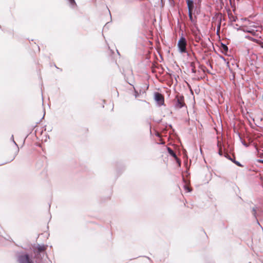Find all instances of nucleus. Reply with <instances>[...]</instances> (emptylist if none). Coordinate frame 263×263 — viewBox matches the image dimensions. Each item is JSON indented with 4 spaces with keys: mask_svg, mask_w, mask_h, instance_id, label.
I'll return each mask as SVG.
<instances>
[{
    "mask_svg": "<svg viewBox=\"0 0 263 263\" xmlns=\"http://www.w3.org/2000/svg\"><path fill=\"white\" fill-rule=\"evenodd\" d=\"M135 98H137L139 96V94L138 93V91L135 89Z\"/></svg>",
    "mask_w": 263,
    "mask_h": 263,
    "instance_id": "obj_20",
    "label": "nucleus"
},
{
    "mask_svg": "<svg viewBox=\"0 0 263 263\" xmlns=\"http://www.w3.org/2000/svg\"><path fill=\"white\" fill-rule=\"evenodd\" d=\"M37 249L40 251H44L46 248L44 246H39Z\"/></svg>",
    "mask_w": 263,
    "mask_h": 263,
    "instance_id": "obj_15",
    "label": "nucleus"
},
{
    "mask_svg": "<svg viewBox=\"0 0 263 263\" xmlns=\"http://www.w3.org/2000/svg\"><path fill=\"white\" fill-rule=\"evenodd\" d=\"M218 154L220 155V156H222V149H221V147H220L219 149V151H218Z\"/></svg>",
    "mask_w": 263,
    "mask_h": 263,
    "instance_id": "obj_21",
    "label": "nucleus"
},
{
    "mask_svg": "<svg viewBox=\"0 0 263 263\" xmlns=\"http://www.w3.org/2000/svg\"><path fill=\"white\" fill-rule=\"evenodd\" d=\"M174 107L176 109H179L183 107L187 108L184 102V98L183 96L177 95L174 100Z\"/></svg>",
    "mask_w": 263,
    "mask_h": 263,
    "instance_id": "obj_1",
    "label": "nucleus"
},
{
    "mask_svg": "<svg viewBox=\"0 0 263 263\" xmlns=\"http://www.w3.org/2000/svg\"><path fill=\"white\" fill-rule=\"evenodd\" d=\"M10 140H11V141H12L13 142V143L16 146V147L17 148V152H18L19 151V148H18V145L17 144V143L15 142V141L14 140V137H13V135L11 136Z\"/></svg>",
    "mask_w": 263,
    "mask_h": 263,
    "instance_id": "obj_12",
    "label": "nucleus"
},
{
    "mask_svg": "<svg viewBox=\"0 0 263 263\" xmlns=\"http://www.w3.org/2000/svg\"><path fill=\"white\" fill-rule=\"evenodd\" d=\"M184 189L185 190H186L188 192H190L191 191V189L189 187H188L187 185H184Z\"/></svg>",
    "mask_w": 263,
    "mask_h": 263,
    "instance_id": "obj_18",
    "label": "nucleus"
},
{
    "mask_svg": "<svg viewBox=\"0 0 263 263\" xmlns=\"http://www.w3.org/2000/svg\"><path fill=\"white\" fill-rule=\"evenodd\" d=\"M229 2H230V4H231L232 0H229Z\"/></svg>",
    "mask_w": 263,
    "mask_h": 263,
    "instance_id": "obj_28",
    "label": "nucleus"
},
{
    "mask_svg": "<svg viewBox=\"0 0 263 263\" xmlns=\"http://www.w3.org/2000/svg\"><path fill=\"white\" fill-rule=\"evenodd\" d=\"M188 10H193L194 8V1L193 0H186Z\"/></svg>",
    "mask_w": 263,
    "mask_h": 263,
    "instance_id": "obj_6",
    "label": "nucleus"
},
{
    "mask_svg": "<svg viewBox=\"0 0 263 263\" xmlns=\"http://www.w3.org/2000/svg\"><path fill=\"white\" fill-rule=\"evenodd\" d=\"M229 160H231L233 162V161H236L235 159H233L231 158H229Z\"/></svg>",
    "mask_w": 263,
    "mask_h": 263,
    "instance_id": "obj_25",
    "label": "nucleus"
},
{
    "mask_svg": "<svg viewBox=\"0 0 263 263\" xmlns=\"http://www.w3.org/2000/svg\"><path fill=\"white\" fill-rule=\"evenodd\" d=\"M18 261L19 263H33L28 254L20 255L18 258Z\"/></svg>",
    "mask_w": 263,
    "mask_h": 263,
    "instance_id": "obj_3",
    "label": "nucleus"
},
{
    "mask_svg": "<svg viewBox=\"0 0 263 263\" xmlns=\"http://www.w3.org/2000/svg\"><path fill=\"white\" fill-rule=\"evenodd\" d=\"M251 26L254 27V28H256V29L255 30L256 31H258V29L257 28H259V27H257V26H256L255 25H251Z\"/></svg>",
    "mask_w": 263,
    "mask_h": 263,
    "instance_id": "obj_23",
    "label": "nucleus"
},
{
    "mask_svg": "<svg viewBox=\"0 0 263 263\" xmlns=\"http://www.w3.org/2000/svg\"><path fill=\"white\" fill-rule=\"evenodd\" d=\"M228 17L229 20L231 22H236L237 20V17L234 15H233L232 13H229L228 14Z\"/></svg>",
    "mask_w": 263,
    "mask_h": 263,
    "instance_id": "obj_8",
    "label": "nucleus"
},
{
    "mask_svg": "<svg viewBox=\"0 0 263 263\" xmlns=\"http://www.w3.org/2000/svg\"><path fill=\"white\" fill-rule=\"evenodd\" d=\"M68 1L72 8H74L76 6H77V4L74 0H68Z\"/></svg>",
    "mask_w": 263,
    "mask_h": 263,
    "instance_id": "obj_11",
    "label": "nucleus"
},
{
    "mask_svg": "<svg viewBox=\"0 0 263 263\" xmlns=\"http://www.w3.org/2000/svg\"><path fill=\"white\" fill-rule=\"evenodd\" d=\"M233 163H235L236 165H237L238 166H242V165L238 161H233Z\"/></svg>",
    "mask_w": 263,
    "mask_h": 263,
    "instance_id": "obj_16",
    "label": "nucleus"
},
{
    "mask_svg": "<svg viewBox=\"0 0 263 263\" xmlns=\"http://www.w3.org/2000/svg\"><path fill=\"white\" fill-rule=\"evenodd\" d=\"M187 42L186 39L182 36L177 43L178 50L181 53H186L187 56H190V54L187 52L186 50Z\"/></svg>",
    "mask_w": 263,
    "mask_h": 263,
    "instance_id": "obj_2",
    "label": "nucleus"
},
{
    "mask_svg": "<svg viewBox=\"0 0 263 263\" xmlns=\"http://www.w3.org/2000/svg\"><path fill=\"white\" fill-rule=\"evenodd\" d=\"M190 66L191 68V71L193 73H195L196 72L195 68V64L194 62H192L190 63Z\"/></svg>",
    "mask_w": 263,
    "mask_h": 263,
    "instance_id": "obj_9",
    "label": "nucleus"
},
{
    "mask_svg": "<svg viewBox=\"0 0 263 263\" xmlns=\"http://www.w3.org/2000/svg\"><path fill=\"white\" fill-rule=\"evenodd\" d=\"M155 100L157 102L159 105H162L164 104V97L163 96L158 92H156L154 93Z\"/></svg>",
    "mask_w": 263,
    "mask_h": 263,
    "instance_id": "obj_4",
    "label": "nucleus"
},
{
    "mask_svg": "<svg viewBox=\"0 0 263 263\" xmlns=\"http://www.w3.org/2000/svg\"><path fill=\"white\" fill-rule=\"evenodd\" d=\"M222 59H223V60L226 61V60L224 58H222Z\"/></svg>",
    "mask_w": 263,
    "mask_h": 263,
    "instance_id": "obj_29",
    "label": "nucleus"
},
{
    "mask_svg": "<svg viewBox=\"0 0 263 263\" xmlns=\"http://www.w3.org/2000/svg\"><path fill=\"white\" fill-rule=\"evenodd\" d=\"M167 151L169 154L173 157L174 158L176 159L177 163L179 164V165L181 164V161L180 160L177 158V155L176 153L174 152L173 149H172L170 147H167Z\"/></svg>",
    "mask_w": 263,
    "mask_h": 263,
    "instance_id": "obj_5",
    "label": "nucleus"
},
{
    "mask_svg": "<svg viewBox=\"0 0 263 263\" xmlns=\"http://www.w3.org/2000/svg\"><path fill=\"white\" fill-rule=\"evenodd\" d=\"M256 211H257V208L256 206L255 207H253L252 209V214H253V215L254 216V217L256 218H257V216H256Z\"/></svg>",
    "mask_w": 263,
    "mask_h": 263,
    "instance_id": "obj_13",
    "label": "nucleus"
},
{
    "mask_svg": "<svg viewBox=\"0 0 263 263\" xmlns=\"http://www.w3.org/2000/svg\"><path fill=\"white\" fill-rule=\"evenodd\" d=\"M195 39L197 42H199L201 40L200 36L197 34H195Z\"/></svg>",
    "mask_w": 263,
    "mask_h": 263,
    "instance_id": "obj_17",
    "label": "nucleus"
},
{
    "mask_svg": "<svg viewBox=\"0 0 263 263\" xmlns=\"http://www.w3.org/2000/svg\"><path fill=\"white\" fill-rule=\"evenodd\" d=\"M242 144L245 146L246 147H248L249 146V144H248L246 142H245V141H242L241 142Z\"/></svg>",
    "mask_w": 263,
    "mask_h": 263,
    "instance_id": "obj_22",
    "label": "nucleus"
},
{
    "mask_svg": "<svg viewBox=\"0 0 263 263\" xmlns=\"http://www.w3.org/2000/svg\"><path fill=\"white\" fill-rule=\"evenodd\" d=\"M221 49L224 52H227L228 51V46L226 44H224L223 43H221Z\"/></svg>",
    "mask_w": 263,
    "mask_h": 263,
    "instance_id": "obj_10",
    "label": "nucleus"
},
{
    "mask_svg": "<svg viewBox=\"0 0 263 263\" xmlns=\"http://www.w3.org/2000/svg\"><path fill=\"white\" fill-rule=\"evenodd\" d=\"M217 15V17L218 18H219V24L217 26V32L218 31V30L220 29V26H221V19H222V13H216V14Z\"/></svg>",
    "mask_w": 263,
    "mask_h": 263,
    "instance_id": "obj_7",
    "label": "nucleus"
},
{
    "mask_svg": "<svg viewBox=\"0 0 263 263\" xmlns=\"http://www.w3.org/2000/svg\"><path fill=\"white\" fill-rule=\"evenodd\" d=\"M246 31L248 32L251 33H252V34L255 33V32H254L255 30H254V29L247 30Z\"/></svg>",
    "mask_w": 263,
    "mask_h": 263,
    "instance_id": "obj_19",
    "label": "nucleus"
},
{
    "mask_svg": "<svg viewBox=\"0 0 263 263\" xmlns=\"http://www.w3.org/2000/svg\"><path fill=\"white\" fill-rule=\"evenodd\" d=\"M261 47L263 48V43L261 44Z\"/></svg>",
    "mask_w": 263,
    "mask_h": 263,
    "instance_id": "obj_27",
    "label": "nucleus"
},
{
    "mask_svg": "<svg viewBox=\"0 0 263 263\" xmlns=\"http://www.w3.org/2000/svg\"><path fill=\"white\" fill-rule=\"evenodd\" d=\"M259 162H261V163H263V160H259Z\"/></svg>",
    "mask_w": 263,
    "mask_h": 263,
    "instance_id": "obj_26",
    "label": "nucleus"
},
{
    "mask_svg": "<svg viewBox=\"0 0 263 263\" xmlns=\"http://www.w3.org/2000/svg\"><path fill=\"white\" fill-rule=\"evenodd\" d=\"M224 157H226L228 159H229V158H231V157L228 154H226V155H224Z\"/></svg>",
    "mask_w": 263,
    "mask_h": 263,
    "instance_id": "obj_24",
    "label": "nucleus"
},
{
    "mask_svg": "<svg viewBox=\"0 0 263 263\" xmlns=\"http://www.w3.org/2000/svg\"><path fill=\"white\" fill-rule=\"evenodd\" d=\"M189 11V18H190V20L191 22H193V15H192V11L193 10H188Z\"/></svg>",
    "mask_w": 263,
    "mask_h": 263,
    "instance_id": "obj_14",
    "label": "nucleus"
}]
</instances>
